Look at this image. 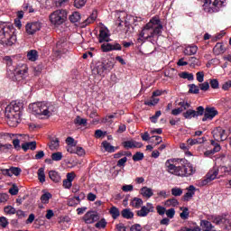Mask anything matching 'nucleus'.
<instances>
[{
	"label": "nucleus",
	"mask_w": 231,
	"mask_h": 231,
	"mask_svg": "<svg viewBox=\"0 0 231 231\" xmlns=\"http://www.w3.org/2000/svg\"><path fill=\"white\" fill-rule=\"evenodd\" d=\"M150 212H154V206L151 203H146V206H143L140 210L136 211L138 217H147Z\"/></svg>",
	"instance_id": "obj_13"
},
{
	"label": "nucleus",
	"mask_w": 231,
	"mask_h": 231,
	"mask_svg": "<svg viewBox=\"0 0 231 231\" xmlns=\"http://www.w3.org/2000/svg\"><path fill=\"white\" fill-rule=\"evenodd\" d=\"M132 207H134V208H140V207H142L143 205V200L140 198H134L132 199Z\"/></svg>",
	"instance_id": "obj_33"
},
{
	"label": "nucleus",
	"mask_w": 231,
	"mask_h": 231,
	"mask_svg": "<svg viewBox=\"0 0 231 231\" xmlns=\"http://www.w3.org/2000/svg\"><path fill=\"white\" fill-rule=\"evenodd\" d=\"M123 146L125 149H134V141H125Z\"/></svg>",
	"instance_id": "obj_52"
},
{
	"label": "nucleus",
	"mask_w": 231,
	"mask_h": 231,
	"mask_svg": "<svg viewBox=\"0 0 231 231\" xmlns=\"http://www.w3.org/2000/svg\"><path fill=\"white\" fill-rule=\"evenodd\" d=\"M99 42H109V30H107V28L100 29Z\"/></svg>",
	"instance_id": "obj_17"
},
{
	"label": "nucleus",
	"mask_w": 231,
	"mask_h": 231,
	"mask_svg": "<svg viewBox=\"0 0 231 231\" xmlns=\"http://www.w3.org/2000/svg\"><path fill=\"white\" fill-rule=\"evenodd\" d=\"M41 28H42V23L39 21L31 22L26 23L25 32L27 35H35L37 32H40Z\"/></svg>",
	"instance_id": "obj_7"
},
{
	"label": "nucleus",
	"mask_w": 231,
	"mask_h": 231,
	"mask_svg": "<svg viewBox=\"0 0 231 231\" xmlns=\"http://www.w3.org/2000/svg\"><path fill=\"white\" fill-rule=\"evenodd\" d=\"M218 174H219V171L217 170L209 171L206 175V179L201 180L200 185L202 187H205V185H208V183H210V181H214V180H216V178H217Z\"/></svg>",
	"instance_id": "obj_15"
},
{
	"label": "nucleus",
	"mask_w": 231,
	"mask_h": 231,
	"mask_svg": "<svg viewBox=\"0 0 231 231\" xmlns=\"http://www.w3.org/2000/svg\"><path fill=\"white\" fill-rule=\"evenodd\" d=\"M162 30H163V25H157L155 27H152L153 37L154 35L162 34Z\"/></svg>",
	"instance_id": "obj_55"
},
{
	"label": "nucleus",
	"mask_w": 231,
	"mask_h": 231,
	"mask_svg": "<svg viewBox=\"0 0 231 231\" xmlns=\"http://www.w3.org/2000/svg\"><path fill=\"white\" fill-rule=\"evenodd\" d=\"M179 77L180 79H186L187 80H194V74L189 73L187 71L180 72Z\"/></svg>",
	"instance_id": "obj_38"
},
{
	"label": "nucleus",
	"mask_w": 231,
	"mask_h": 231,
	"mask_svg": "<svg viewBox=\"0 0 231 231\" xmlns=\"http://www.w3.org/2000/svg\"><path fill=\"white\" fill-rule=\"evenodd\" d=\"M60 143V141H59V138L51 139V143L49 144L51 151H56V149H59Z\"/></svg>",
	"instance_id": "obj_34"
},
{
	"label": "nucleus",
	"mask_w": 231,
	"mask_h": 231,
	"mask_svg": "<svg viewBox=\"0 0 231 231\" xmlns=\"http://www.w3.org/2000/svg\"><path fill=\"white\" fill-rule=\"evenodd\" d=\"M219 115V112L214 106H207L205 108L204 116L202 122H207V120H214L216 116Z\"/></svg>",
	"instance_id": "obj_12"
},
{
	"label": "nucleus",
	"mask_w": 231,
	"mask_h": 231,
	"mask_svg": "<svg viewBox=\"0 0 231 231\" xmlns=\"http://www.w3.org/2000/svg\"><path fill=\"white\" fill-rule=\"evenodd\" d=\"M113 43H103L101 45V50L104 53H107L109 51H113Z\"/></svg>",
	"instance_id": "obj_43"
},
{
	"label": "nucleus",
	"mask_w": 231,
	"mask_h": 231,
	"mask_svg": "<svg viewBox=\"0 0 231 231\" xmlns=\"http://www.w3.org/2000/svg\"><path fill=\"white\" fill-rule=\"evenodd\" d=\"M139 35L141 38H139L138 41H147V39H152L154 35L152 23H146Z\"/></svg>",
	"instance_id": "obj_8"
},
{
	"label": "nucleus",
	"mask_w": 231,
	"mask_h": 231,
	"mask_svg": "<svg viewBox=\"0 0 231 231\" xmlns=\"http://www.w3.org/2000/svg\"><path fill=\"white\" fill-rule=\"evenodd\" d=\"M38 179L40 183H44V181H46V174L44 173V168H40L38 170Z\"/></svg>",
	"instance_id": "obj_39"
},
{
	"label": "nucleus",
	"mask_w": 231,
	"mask_h": 231,
	"mask_svg": "<svg viewBox=\"0 0 231 231\" xmlns=\"http://www.w3.org/2000/svg\"><path fill=\"white\" fill-rule=\"evenodd\" d=\"M199 87L201 91H208V89H210V84L208 81L200 83Z\"/></svg>",
	"instance_id": "obj_57"
},
{
	"label": "nucleus",
	"mask_w": 231,
	"mask_h": 231,
	"mask_svg": "<svg viewBox=\"0 0 231 231\" xmlns=\"http://www.w3.org/2000/svg\"><path fill=\"white\" fill-rule=\"evenodd\" d=\"M97 21V11H93L91 15L85 21V24H91V23H95Z\"/></svg>",
	"instance_id": "obj_42"
},
{
	"label": "nucleus",
	"mask_w": 231,
	"mask_h": 231,
	"mask_svg": "<svg viewBox=\"0 0 231 231\" xmlns=\"http://www.w3.org/2000/svg\"><path fill=\"white\" fill-rule=\"evenodd\" d=\"M17 36L14 34V25L5 22L0 23V44L2 46H14Z\"/></svg>",
	"instance_id": "obj_3"
},
{
	"label": "nucleus",
	"mask_w": 231,
	"mask_h": 231,
	"mask_svg": "<svg viewBox=\"0 0 231 231\" xmlns=\"http://www.w3.org/2000/svg\"><path fill=\"white\" fill-rule=\"evenodd\" d=\"M205 115V107L203 106H198L197 111H195V116H203Z\"/></svg>",
	"instance_id": "obj_61"
},
{
	"label": "nucleus",
	"mask_w": 231,
	"mask_h": 231,
	"mask_svg": "<svg viewBox=\"0 0 231 231\" xmlns=\"http://www.w3.org/2000/svg\"><path fill=\"white\" fill-rule=\"evenodd\" d=\"M141 194L143 198H147L149 199V198H152L154 193L152 192V189L143 187L141 189Z\"/></svg>",
	"instance_id": "obj_23"
},
{
	"label": "nucleus",
	"mask_w": 231,
	"mask_h": 231,
	"mask_svg": "<svg viewBox=\"0 0 231 231\" xmlns=\"http://www.w3.org/2000/svg\"><path fill=\"white\" fill-rule=\"evenodd\" d=\"M51 198H53V195H51V193L45 192L42 195L41 201L43 205H48V203H50V199H51Z\"/></svg>",
	"instance_id": "obj_30"
},
{
	"label": "nucleus",
	"mask_w": 231,
	"mask_h": 231,
	"mask_svg": "<svg viewBox=\"0 0 231 231\" xmlns=\"http://www.w3.org/2000/svg\"><path fill=\"white\" fill-rule=\"evenodd\" d=\"M66 19H68V12L64 9L56 10L50 15L51 24L55 26H60L66 23Z\"/></svg>",
	"instance_id": "obj_5"
},
{
	"label": "nucleus",
	"mask_w": 231,
	"mask_h": 231,
	"mask_svg": "<svg viewBox=\"0 0 231 231\" xmlns=\"http://www.w3.org/2000/svg\"><path fill=\"white\" fill-rule=\"evenodd\" d=\"M5 60L7 64V77L14 82L23 80L28 77V66L26 64L18 65L17 67L12 66L13 61L10 56H5Z\"/></svg>",
	"instance_id": "obj_2"
},
{
	"label": "nucleus",
	"mask_w": 231,
	"mask_h": 231,
	"mask_svg": "<svg viewBox=\"0 0 231 231\" xmlns=\"http://www.w3.org/2000/svg\"><path fill=\"white\" fill-rule=\"evenodd\" d=\"M86 3H88V0H74V6L75 8H82L86 5Z\"/></svg>",
	"instance_id": "obj_51"
},
{
	"label": "nucleus",
	"mask_w": 231,
	"mask_h": 231,
	"mask_svg": "<svg viewBox=\"0 0 231 231\" xmlns=\"http://www.w3.org/2000/svg\"><path fill=\"white\" fill-rule=\"evenodd\" d=\"M225 0H205L204 10H207V5H208V12L209 14L219 12V7L223 6Z\"/></svg>",
	"instance_id": "obj_6"
},
{
	"label": "nucleus",
	"mask_w": 231,
	"mask_h": 231,
	"mask_svg": "<svg viewBox=\"0 0 231 231\" xmlns=\"http://www.w3.org/2000/svg\"><path fill=\"white\" fill-rule=\"evenodd\" d=\"M209 84L212 89H219V81L217 79H210Z\"/></svg>",
	"instance_id": "obj_53"
},
{
	"label": "nucleus",
	"mask_w": 231,
	"mask_h": 231,
	"mask_svg": "<svg viewBox=\"0 0 231 231\" xmlns=\"http://www.w3.org/2000/svg\"><path fill=\"white\" fill-rule=\"evenodd\" d=\"M213 223H215V225H221V223L223 225H226V223H228V219H226V215L216 217L213 219Z\"/></svg>",
	"instance_id": "obj_22"
},
{
	"label": "nucleus",
	"mask_w": 231,
	"mask_h": 231,
	"mask_svg": "<svg viewBox=\"0 0 231 231\" xmlns=\"http://www.w3.org/2000/svg\"><path fill=\"white\" fill-rule=\"evenodd\" d=\"M196 75H197L198 82H203V80H205V72L199 71V72H197Z\"/></svg>",
	"instance_id": "obj_63"
},
{
	"label": "nucleus",
	"mask_w": 231,
	"mask_h": 231,
	"mask_svg": "<svg viewBox=\"0 0 231 231\" xmlns=\"http://www.w3.org/2000/svg\"><path fill=\"white\" fill-rule=\"evenodd\" d=\"M11 177L12 176H20L21 172H23V170L19 167H11L9 168Z\"/></svg>",
	"instance_id": "obj_41"
},
{
	"label": "nucleus",
	"mask_w": 231,
	"mask_h": 231,
	"mask_svg": "<svg viewBox=\"0 0 231 231\" xmlns=\"http://www.w3.org/2000/svg\"><path fill=\"white\" fill-rule=\"evenodd\" d=\"M189 93H191L192 95H198L199 93V87H198V85L189 84Z\"/></svg>",
	"instance_id": "obj_40"
},
{
	"label": "nucleus",
	"mask_w": 231,
	"mask_h": 231,
	"mask_svg": "<svg viewBox=\"0 0 231 231\" xmlns=\"http://www.w3.org/2000/svg\"><path fill=\"white\" fill-rule=\"evenodd\" d=\"M54 51L60 54H63V53H66V51H68V49H66V43L64 42V41L60 40L56 43Z\"/></svg>",
	"instance_id": "obj_18"
},
{
	"label": "nucleus",
	"mask_w": 231,
	"mask_h": 231,
	"mask_svg": "<svg viewBox=\"0 0 231 231\" xmlns=\"http://www.w3.org/2000/svg\"><path fill=\"white\" fill-rule=\"evenodd\" d=\"M4 212L5 214H8L9 216H12L14 214H15L16 212V209L15 208L12 207V206H6L5 208H4Z\"/></svg>",
	"instance_id": "obj_49"
},
{
	"label": "nucleus",
	"mask_w": 231,
	"mask_h": 231,
	"mask_svg": "<svg viewBox=\"0 0 231 231\" xmlns=\"http://www.w3.org/2000/svg\"><path fill=\"white\" fill-rule=\"evenodd\" d=\"M182 212L180 214L181 219H189V208H180Z\"/></svg>",
	"instance_id": "obj_44"
},
{
	"label": "nucleus",
	"mask_w": 231,
	"mask_h": 231,
	"mask_svg": "<svg viewBox=\"0 0 231 231\" xmlns=\"http://www.w3.org/2000/svg\"><path fill=\"white\" fill-rule=\"evenodd\" d=\"M213 51L215 53H217V55H219L220 53H225L226 50L223 47V43L218 42L215 45V47L213 48Z\"/></svg>",
	"instance_id": "obj_35"
},
{
	"label": "nucleus",
	"mask_w": 231,
	"mask_h": 231,
	"mask_svg": "<svg viewBox=\"0 0 231 231\" xmlns=\"http://www.w3.org/2000/svg\"><path fill=\"white\" fill-rule=\"evenodd\" d=\"M197 53H198V46L196 45H189L184 51L185 55H196Z\"/></svg>",
	"instance_id": "obj_24"
},
{
	"label": "nucleus",
	"mask_w": 231,
	"mask_h": 231,
	"mask_svg": "<svg viewBox=\"0 0 231 231\" xmlns=\"http://www.w3.org/2000/svg\"><path fill=\"white\" fill-rule=\"evenodd\" d=\"M49 178L53 181L54 183H60V174H59L55 171H49Z\"/></svg>",
	"instance_id": "obj_21"
},
{
	"label": "nucleus",
	"mask_w": 231,
	"mask_h": 231,
	"mask_svg": "<svg viewBox=\"0 0 231 231\" xmlns=\"http://www.w3.org/2000/svg\"><path fill=\"white\" fill-rule=\"evenodd\" d=\"M83 219L87 225H91L100 219V215L97 211L90 210L84 215Z\"/></svg>",
	"instance_id": "obj_9"
},
{
	"label": "nucleus",
	"mask_w": 231,
	"mask_h": 231,
	"mask_svg": "<svg viewBox=\"0 0 231 231\" xmlns=\"http://www.w3.org/2000/svg\"><path fill=\"white\" fill-rule=\"evenodd\" d=\"M125 163H127V157H124V158L120 159L117 162L116 166L117 167H125Z\"/></svg>",
	"instance_id": "obj_64"
},
{
	"label": "nucleus",
	"mask_w": 231,
	"mask_h": 231,
	"mask_svg": "<svg viewBox=\"0 0 231 231\" xmlns=\"http://www.w3.org/2000/svg\"><path fill=\"white\" fill-rule=\"evenodd\" d=\"M200 226L202 227L203 231H211L212 228H214V226H212V223H210L208 220H201Z\"/></svg>",
	"instance_id": "obj_27"
},
{
	"label": "nucleus",
	"mask_w": 231,
	"mask_h": 231,
	"mask_svg": "<svg viewBox=\"0 0 231 231\" xmlns=\"http://www.w3.org/2000/svg\"><path fill=\"white\" fill-rule=\"evenodd\" d=\"M30 109L33 115H37L38 116H51L53 115V111H55V106L53 105L42 102L32 103L29 106Z\"/></svg>",
	"instance_id": "obj_4"
},
{
	"label": "nucleus",
	"mask_w": 231,
	"mask_h": 231,
	"mask_svg": "<svg viewBox=\"0 0 231 231\" xmlns=\"http://www.w3.org/2000/svg\"><path fill=\"white\" fill-rule=\"evenodd\" d=\"M9 194H11V196H17V194H19V188L14 184L13 187L9 189Z\"/></svg>",
	"instance_id": "obj_59"
},
{
	"label": "nucleus",
	"mask_w": 231,
	"mask_h": 231,
	"mask_svg": "<svg viewBox=\"0 0 231 231\" xmlns=\"http://www.w3.org/2000/svg\"><path fill=\"white\" fill-rule=\"evenodd\" d=\"M12 149H14V146L11 143L3 144L2 152H9L10 151H12Z\"/></svg>",
	"instance_id": "obj_58"
},
{
	"label": "nucleus",
	"mask_w": 231,
	"mask_h": 231,
	"mask_svg": "<svg viewBox=\"0 0 231 231\" xmlns=\"http://www.w3.org/2000/svg\"><path fill=\"white\" fill-rule=\"evenodd\" d=\"M95 226L96 228H106V226H107V221H106V218H101L95 224Z\"/></svg>",
	"instance_id": "obj_45"
},
{
	"label": "nucleus",
	"mask_w": 231,
	"mask_h": 231,
	"mask_svg": "<svg viewBox=\"0 0 231 231\" xmlns=\"http://www.w3.org/2000/svg\"><path fill=\"white\" fill-rule=\"evenodd\" d=\"M143 152H136L135 154L133 155L134 162H142L143 160Z\"/></svg>",
	"instance_id": "obj_50"
},
{
	"label": "nucleus",
	"mask_w": 231,
	"mask_h": 231,
	"mask_svg": "<svg viewBox=\"0 0 231 231\" xmlns=\"http://www.w3.org/2000/svg\"><path fill=\"white\" fill-rule=\"evenodd\" d=\"M102 146L104 147V149L106 152H115V151H116V149H118V147H115V146L111 145V143H109L107 141H103Z\"/></svg>",
	"instance_id": "obj_25"
},
{
	"label": "nucleus",
	"mask_w": 231,
	"mask_h": 231,
	"mask_svg": "<svg viewBox=\"0 0 231 231\" xmlns=\"http://www.w3.org/2000/svg\"><path fill=\"white\" fill-rule=\"evenodd\" d=\"M205 142H207V139L205 137H199L197 139H188L187 143L188 144L190 145V147H192V145H199L201 143H205Z\"/></svg>",
	"instance_id": "obj_20"
},
{
	"label": "nucleus",
	"mask_w": 231,
	"mask_h": 231,
	"mask_svg": "<svg viewBox=\"0 0 231 231\" xmlns=\"http://www.w3.org/2000/svg\"><path fill=\"white\" fill-rule=\"evenodd\" d=\"M166 205H171V207H178V205H180V202L176 199H170L166 200Z\"/></svg>",
	"instance_id": "obj_62"
},
{
	"label": "nucleus",
	"mask_w": 231,
	"mask_h": 231,
	"mask_svg": "<svg viewBox=\"0 0 231 231\" xmlns=\"http://www.w3.org/2000/svg\"><path fill=\"white\" fill-rule=\"evenodd\" d=\"M178 106H180V109H183V111H187L189 107H190V104L185 101H180L178 103Z\"/></svg>",
	"instance_id": "obj_54"
},
{
	"label": "nucleus",
	"mask_w": 231,
	"mask_h": 231,
	"mask_svg": "<svg viewBox=\"0 0 231 231\" xmlns=\"http://www.w3.org/2000/svg\"><path fill=\"white\" fill-rule=\"evenodd\" d=\"M158 102H160V98H152L151 100L144 101V106H156Z\"/></svg>",
	"instance_id": "obj_56"
},
{
	"label": "nucleus",
	"mask_w": 231,
	"mask_h": 231,
	"mask_svg": "<svg viewBox=\"0 0 231 231\" xmlns=\"http://www.w3.org/2000/svg\"><path fill=\"white\" fill-rule=\"evenodd\" d=\"M113 219H116L118 217H120V210L118 209V208L116 207H112L109 210Z\"/></svg>",
	"instance_id": "obj_36"
},
{
	"label": "nucleus",
	"mask_w": 231,
	"mask_h": 231,
	"mask_svg": "<svg viewBox=\"0 0 231 231\" xmlns=\"http://www.w3.org/2000/svg\"><path fill=\"white\" fill-rule=\"evenodd\" d=\"M74 124L76 125H83L84 127H86V125H88V119L86 118H82L79 116H76V118L74 119Z\"/></svg>",
	"instance_id": "obj_32"
},
{
	"label": "nucleus",
	"mask_w": 231,
	"mask_h": 231,
	"mask_svg": "<svg viewBox=\"0 0 231 231\" xmlns=\"http://www.w3.org/2000/svg\"><path fill=\"white\" fill-rule=\"evenodd\" d=\"M182 116H184L186 120H190V118H196V110L188 109L182 114Z\"/></svg>",
	"instance_id": "obj_31"
},
{
	"label": "nucleus",
	"mask_w": 231,
	"mask_h": 231,
	"mask_svg": "<svg viewBox=\"0 0 231 231\" xmlns=\"http://www.w3.org/2000/svg\"><path fill=\"white\" fill-rule=\"evenodd\" d=\"M0 226H2V228L8 226V218H6V217H0Z\"/></svg>",
	"instance_id": "obj_60"
},
{
	"label": "nucleus",
	"mask_w": 231,
	"mask_h": 231,
	"mask_svg": "<svg viewBox=\"0 0 231 231\" xmlns=\"http://www.w3.org/2000/svg\"><path fill=\"white\" fill-rule=\"evenodd\" d=\"M27 58L32 62H35V60L39 59V53L37 52L36 50H32L27 53Z\"/></svg>",
	"instance_id": "obj_28"
},
{
	"label": "nucleus",
	"mask_w": 231,
	"mask_h": 231,
	"mask_svg": "<svg viewBox=\"0 0 231 231\" xmlns=\"http://www.w3.org/2000/svg\"><path fill=\"white\" fill-rule=\"evenodd\" d=\"M22 149L23 151H24V152H26L28 149H30L31 151H35V149H37V142L32 141V142L23 143L22 144Z\"/></svg>",
	"instance_id": "obj_19"
},
{
	"label": "nucleus",
	"mask_w": 231,
	"mask_h": 231,
	"mask_svg": "<svg viewBox=\"0 0 231 231\" xmlns=\"http://www.w3.org/2000/svg\"><path fill=\"white\" fill-rule=\"evenodd\" d=\"M70 23H79L80 21V13L74 12L69 16Z\"/></svg>",
	"instance_id": "obj_37"
},
{
	"label": "nucleus",
	"mask_w": 231,
	"mask_h": 231,
	"mask_svg": "<svg viewBox=\"0 0 231 231\" xmlns=\"http://www.w3.org/2000/svg\"><path fill=\"white\" fill-rule=\"evenodd\" d=\"M148 24H152V28H154L155 26L162 25V21H160V19H158L157 17H153L150 20Z\"/></svg>",
	"instance_id": "obj_46"
},
{
	"label": "nucleus",
	"mask_w": 231,
	"mask_h": 231,
	"mask_svg": "<svg viewBox=\"0 0 231 231\" xmlns=\"http://www.w3.org/2000/svg\"><path fill=\"white\" fill-rule=\"evenodd\" d=\"M5 118H7V124L10 127H17L19 122H21V115L19 114L5 112Z\"/></svg>",
	"instance_id": "obj_11"
},
{
	"label": "nucleus",
	"mask_w": 231,
	"mask_h": 231,
	"mask_svg": "<svg viewBox=\"0 0 231 231\" xmlns=\"http://www.w3.org/2000/svg\"><path fill=\"white\" fill-rule=\"evenodd\" d=\"M51 160L53 162H60V160H62V152H53L51 154Z\"/></svg>",
	"instance_id": "obj_48"
},
{
	"label": "nucleus",
	"mask_w": 231,
	"mask_h": 231,
	"mask_svg": "<svg viewBox=\"0 0 231 231\" xmlns=\"http://www.w3.org/2000/svg\"><path fill=\"white\" fill-rule=\"evenodd\" d=\"M225 129H222L221 126L215 128L212 131L213 138L216 142H225L226 136L225 135Z\"/></svg>",
	"instance_id": "obj_14"
},
{
	"label": "nucleus",
	"mask_w": 231,
	"mask_h": 231,
	"mask_svg": "<svg viewBox=\"0 0 231 231\" xmlns=\"http://www.w3.org/2000/svg\"><path fill=\"white\" fill-rule=\"evenodd\" d=\"M187 190L188 192L182 197V201H190L196 194V187L194 185H190Z\"/></svg>",
	"instance_id": "obj_16"
},
{
	"label": "nucleus",
	"mask_w": 231,
	"mask_h": 231,
	"mask_svg": "<svg viewBox=\"0 0 231 231\" xmlns=\"http://www.w3.org/2000/svg\"><path fill=\"white\" fill-rule=\"evenodd\" d=\"M180 162L183 164L181 166H176L171 163V160H167L165 167H167L168 172L174 176H180V178H189V176H192L196 172V169L189 161L181 159Z\"/></svg>",
	"instance_id": "obj_1"
},
{
	"label": "nucleus",
	"mask_w": 231,
	"mask_h": 231,
	"mask_svg": "<svg viewBox=\"0 0 231 231\" xmlns=\"http://www.w3.org/2000/svg\"><path fill=\"white\" fill-rule=\"evenodd\" d=\"M121 216L125 219H133V217H134V213H133L129 208H124L121 211Z\"/></svg>",
	"instance_id": "obj_26"
},
{
	"label": "nucleus",
	"mask_w": 231,
	"mask_h": 231,
	"mask_svg": "<svg viewBox=\"0 0 231 231\" xmlns=\"http://www.w3.org/2000/svg\"><path fill=\"white\" fill-rule=\"evenodd\" d=\"M181 194H183V189L181 188L175 187L171 189V196L178 197L181 196Z\"/></svg>",
	"instance_id": "obj_47"
},
{
	"label": "nucleus",
	"mask_w": 231,
	"mask_h": 231,
	"mask_svg": "<svg viewBox=\"0 0 231 231\" xmlns=\"http://www.w3.org/2000/svg\"><path fill=\"white\" fill-rule=\"evenodd\" d=\"M96 70L97 75H104V71H107V68L105 67L103 62H97L96 65Z\"/></svg>",
	"instance_id": "obj_29"
},
{
	"label": "nucleus",
	"mask_w": 231,
	"mask_h": 231,
	"mask_svg": "<svg viewBox=\"0 0 231 231\" xmlns=\"http://www.w3.org/2000/svg\"><path fill=\"white\" fill-rule=\"evenodd\" d=\"M23 109V103L13 101L9 106L5 107V113H11L13 115H21Z\"/></svg>",
	"instance_id": "obj_10"
}]
</instances>
